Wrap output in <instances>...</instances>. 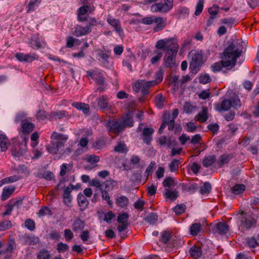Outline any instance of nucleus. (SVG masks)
Wrapping results in <instances>:
<instances>
[{
  "mask_svg": "<svg viewBox=\"0 0 259 259\" xmlns=\"http://www.w3.org/2000/svg\"><path fill=\"white\" fill-rule=\"evenodd\" d=\"M163 186L165 188L171 189L174 188L177 185L175 180L172 177L166 178L162 183Z\"/></svg>",
  "mask_w": 259,
  "mask_h": 259,
  "instance_id": "34",
  "label": "nucleus"
},
{
  "mask_svg": "<svg viewBox=\"0 0 259 259\" xmlns=\"http://www.w3.org/2000/svg\"><path fill=\"white\" fill-rule=\"evenodd\" d=\"M156 85V82L151 81H145L143 80L141 93L145 96L149 94V89L151 87Z\"/></svg>",
  "mask_w": 259,
  "mask_h": 259,
  "instance_id": "23",
  "label": "nucleus"
},
{
  "mask_svg": "<svg viewBox=\"0 0 259 259\" xmlns=\"http://www.w3.org/2000/svg\"><path fill=\"white\" fill-rule=\"evenodd\" d=\"M98 105L100 108L104 111H110L112 106L109 103V100L107 96L103 95L97 99Z\"/></svg>",
  "mask_w": 259,
  "mask_h": 259,
  "instance_id": "12",
  "label": "nucleus"
},
{
  "mask_svg": "<svg viewBox=\"0 0 259 259\" xmlns=\"http://www.w3.org/2000/svg\"><path fill=\"white\" fill-rule=\"evenodd\" d=\"M230 60H222L221 61L222 63L223 67H228L231 66L234 67L236 63V59L229 58Z\"/></svg>",
  "mask_w": 259,
  "mask_h": 259,
  "instance_id": "52",
  "label": "nucleus"
},
{
  "mask_svg": "<svg viewBox=\"0 0 259 259\" xmlns=\"http://www.w3.org/2000/svg\"><path fill=\"white\" fill-rule=\"evenodd\" d=\"M37 214L39 217H43L47 215H52V211L47 206L42 207L38 211Z\"/></svg>",
  "mask_w": 259,
  "mask_h": 259,
  "instance_id": "54",
  "label": "nucleus"
},
{
  "mask_svg": "<svg viewBox=\"0 0 259 259\" xmlns=\"http://www.w3.org/2000/svg\"><path fill=\"white\" fill-rule=\"evenodd\" d=\"M114 150L119 153H126L128 151V149L126 145L123 143H119L114 148Z\"/></svg>",
  "mask_w": 259,
  "mask_h": 259,
  "instance_id": "45",
  "label": "nucleus"
},
{
  "mask_svg": "<svg viewBox=\"0 0 259 259\" xmlns=\"http://www.w3.org/2000/svg\"><path fill=\"white\" fill-rule=\"evenodd\" d=\"M16 247V243L13 239H9L7 243V247L5 252L12 253Z\"/></svg>",
  "mask_w": 259,
  "mask_h": 259,
  "instance_id": "50",
  "label": "nucleus"
},
{
  "mask_svg": "<svg viewBox=\"0 0 259 259\" xmlns=\"http://www.w3.org/2000/svg\"><path fill=\"white\" fill-rule=\"evenodd\" d=\"M163 71L162 69L158 70L155 75V79L154 80H151V81L156 82V84L161 82L163 79Z\"/></svg>",
  "mask_w": 259,
  "mask_h": 259,
  "instance_id": "59",
  "label": "nucleus"
},
{
  "mask_svg": "<svg viewBox=\"0 0 259 259\" xmlns=\"http://www.w3.org/2000/svg\"><path fill=\"white\" fill-rule=\"evenodd\" d=\"M121 125L123 126V130L126 127H131L134 125V121L133 117L128 114H126L122 118V120L120 121Z\"/></svg>",
  "mask_w": 259,
  "mask_h": 259,
  "instance_id": "24",
  "label": "nucleus"
},
{
  "mask_svg": "<svg viewBox=\"0 0 259 259\" xmlns=\"http://www.w3.org/2000/svg\"><path fill=\"white\" fill-rule=\"evenodd\" d=\"M245 240L246 245L249 248H254L256 246L259 245V242H258V241L256 240L255 238L253 236L251 237H247Z\"/></svg>",
  "mask_w": 259,
  "mask_h": 259,
  "instance_id": "40",
  "label": "nucleus"
},
{
  "mask_svg": "<svg viewBox=\"0 0 259 259\" xmlns=\"http://www.w3.org/2000/svg\"><path fill=\"white\" fill-rule=\"evenodd\" d=\"M229 230V227L226 223L219 222L216 224L215 231L221 235H226Z\"/></svg>",
  "mask_w": 259,
  "mask_h": 259,
  "instance_id": "20",
  "label": "nucleus"
},
{
  "mask_svg": "<svg viewBox=\"0 0 259 259\" xmlns=\"http://www.w3.org/2000/svg\"><path fill=\"white\" fill-rule=\"evenodd\" d=\"M191 60L189 69L193 74H196L203 64V53L201 50H192L188 55Z\"/></svg>",
  "mask_w": 259,
  "mask_h": 259,
  "instance_id": "2",
  "label": "nucleus"
},
{
  "mask_svg": "<svg viewBox=\"0 0 259 259\" xmlns=\"http://www.w3.org/2000/svg\"><path fill=\"white\" fill-rule=\"evenodd\" d=\"M141 22L145 25H150L155 23L156 26L154 28L155 32H158L162 30L165 26V22L161 17H145L142 19Z\"/></svg>",
  "mask_w": 259,
  "mask_h": 259,
  "instance_id": "7",
  "label": "nucleus"
},
{
  "mask_svg": "<svg viewBox=\"0 0 259 259\" xmlns=\"http://www.w3.org/2000/svg\"><path fill=\"white\" fill-rule=\"evenodd\" d=\"M160 49H157L153 51L150 62L152 64H155L158 62L163 56V53L159 51Z\"/></svg>",
  "mask_w": 259,
  "mask_h": 259,
  "instance_id": "33",
  "label": "nucleus"
},
{
  "mask_svg": "<svg viewBox=\"0 0 259 259\" xmlns=\"http://www.w3.org/2000/svg\"><path fill=\"white\" fill-rule=\"evenodd\" d=\"M237 224L242 231L247 230L255 226L256 221L251 216L242 211L238 217Z\"/></svg>",
  "mask_w": 259,
  "mask_h": 259,
  "instance_id": "5",
  "label": "nucleus"
},
{
  "mask_svg": "<svg viewBox=\"0 0 259 259\" xmlns=\"http://www.w3.org/2000/svg\"><path fill=\"white\" fill-rule=\"evenodd\" d=\"M15 57L20 62L31 63L38 59V56L36 54H24L23 53H17Z\"/></svg>",
  "mask_w": 259,
  "mask_h": 259,
  "instance_id": "10",
  "label": "nucleus"
},
{
  "mask_svg": "<svg viewBox=\"0 0 259 259\" xmlns=\"http://www.w3.org/2000/svg\"><path fill=\"white\" fill-rule=\"evenodd\" d=\"M36 117L37 120H44L47 117V114L44 110H39L36 114Z\"/></svg>",
  "mask_w": 259,
  "mask_h": 259,
  "instance_id": "63",
  "label": "nucleus"
},
{
  "mask_svg": "<svg viewBox=\"0 0 259 259\" xmlns=\"http://www.w3.org/2000/svg\"><path fill=\"white\" fill-rule=\"evenodd\" d=\"M211 186L210 183L206 182L200 187V193L202 194H206L210 193Z\"/></svg>",
  "mask_w": 259,
  "mask_h": 259,
  "instance_id": "47",
  "label": "nucleus"
},
{
  "mask_svg": "<svg viewBox=\"0 0 259 259\" xmlns=\"http://www.w3.org/2000/svg\"><path fill=\"white\" fill-rule=\"evenodd\" d=\"M90 22H87V25L82 26L81 25H76L74 28L73 34L77 37H80L89 34L92 31V27L96 26L98 25V22L96 19H92Z\"/></svg>",
  "mask_w": 259,
  "mask_h": 259,
  "instance_id": "6",
  "label": "nucleus"
},
{
  "mask_svg": "<svg viewBox=\"0 0 259 259\" xmlns=\"http://www.w3.org/2000/svg\"><path fill=\"white\" fill-rule=\"evenodd\" d=\"M189 253L194 259H197L202 255L201 248L199 246H193L190 249Z\"/></svg>",
  "mask_w": 259,
  "mask_h": 259,
  "instance_id": "28",
  "label": "nucleus"
},
{
  "mask_svg": "<svg viewBox=\"0 0 259 259\" xmlns=\"http://www.w3.org/2000/svg\"><path fill=\"white\" fill-rule=\"evenodd\" d=\"M196 117L197 121L200 123L205 122L208 118L207 108L205 107H203L202 111L198 113Z\"/></svg>",
  "mask_w": 259,
  "mask_h": 259,
  "instance_id": "25",
  "label": "nucleus"
},
{
  "mask_svg": "<svg viewBox=\"0 0 259 259\" xmlns=\"http://www.w3.org/2000/svg\"><path fill=\"white\" fill-rule=\"evenodd\" d=\"M72 105L77 109L82 111L84 114L89 113L90 107L87 104L81 102H74Z\"/></svg>",
  "mask_w": 259,
  "mask_h": 259,
  "instance_id": "26",
  "label": "nucleus"
},
{
  "mask_svg": "<svg viewBox=\"0 0 259 259\" xmlns=\"http://www.w3.org/2000/svg\"><path fill=\"white\" fill-rule=\"evenodd\" d=\"M85 224L84 222L80 219H77L74 221L72 226V230L74 232H78L83 229Z\"/></svg>",
  "mask_w": 259,
  "mask_h": 259,
  "instance_id": "36",
  "label": "nucleus"
},
{
  "mask_svg": "<svg viewBox=\"0 0 259 259\" xmlns=\"http://www.w3.org/2000/svg\"><path fill=\"white\" fill-rule=\"evenodd\" d=\"M204 0H199L196 7L195 12V14L196 16L199 15L202 12L203 9Z\"/></svg>",
  "mask_w": 259,
  "mask_h": 259,
  "instance_id": "61",
  "label": "nucleus"
},
{
  "mask_svg": "<svg viewBox=\"0 0 259 259\" xmlns=\"http://www.w3.org/2000/svg\"><path fill=\"white\" fill-rule=\"evenodd\" d=\"M41 2V0H30L27 6V13H29L34 11L38 7Z\"/></svg>",
  "mask_w": 259,
  "mask_h": 259,
  "instance_id": "32",
  "label": "nucleus"
},
{
  "mask_svg": "<svg viewBox=\"0 0 259 259\" xmlns=\"http://www.w3.org/2000/svg\"><path fill=\"white\" fill-rule=\"evenodd\" d=\"M26 151V145L16 143L11 148V151L13 156L15 157H19L23 155Z\"/></svg>",
  "mask_w": 259,
  "mask_h": 259,
  "instance_id": "13",
  "label": "nucleus"
},
{
  "mask_svg": "<svg viewBox=\"0 0 259 259\" xmlns=\"http://www.w3.org/2000/svg\"><path fill=\"white\" fill-rule=\"evenodd\" d=\"M157 49L165 51L163 57V65L166 67H172L175 65L176 57L179 50V45L173 38L158 40L155 45Z\"/></svg>",
  "mask_w": 259,
  "mask_h": 259,
  "instance_id": "1",
  "label": "nucleus"
},
{
  "mask_svg": "<svg viewBox=\"0 0 259 259\" xmlns=\"http://www.w3.org/2000/svg\"><path fill=\"white\" fill-rule=\"evenodd\" d=\"M165 102V99L161 94L157 95L155 98V103L158 108H163Z\"/></svg>",
  "mask_w": 259,
  "mask_h": 259,
  "instance_id": "42",
  "label": "nucleus"
},
{
  "mask_svg": "<svg viewBox=\"0 0 259 259\" xmlns=\"http://www.w3.org/2000/svg\"><path fill=\"white\" fill-rule=\"evenodd\" d=\"M170 238V234L168 231H164L161 235L159 241L164 244L167 243Z\"/></svg>",
  "mask_w": 259,
  "mask_h": 259,
  "instance_id": "60",
  "label": "nucleus"
},
{
  "mask_svg": "<svg viewBox=\"0 0 259 259\" xmlns=\"http://www.w3.org/2000/svg\"><path fill=\"white\" fill-rule=\"evenodd\" d=\"M219 10V7L216 5H214L212 6V7L208 9V12L210 16L219 17L218 13Z\"/></svg>",
  "mask_w": 259,
  "mask_h": 259,
  "instance_id": "57",
  "label": "nucleus"
},
{
  "mask_svg": "<svg viewBox=\"0 0 259 259\" xmlns=\"http://www.w3.org/2000/svg\"><path fill=\"white\" fill-rule=\"evenodd\" d=\"M231 107V103L229 99H225L222 101L221 104L215 103L214 104V109L219 112L228 111Z\"/></svg>",
  "mask_w": 259,
  "mask_h": 259,
  "instance_id": "14",
  "label": "nucleus"
},
{
  "mask_svg": "<svg viewBox=\"0 0 259 259\" xmlns=\"http://www.w3.org/2000/svg\"><path fill=\"white\" fill-rule=\"evenodd\" d=\"M181 161L176 159H174L168 165V168L171 172H174L178 169L179 165Z\"/></svg>",
  "mask_w": 259,
  "mask_h": 259,
  "instance_id": "55",
  "label": "nucleus"
},
{
  "mask_svg": "<svg viewBox=\"0 0 259 259\" xmlns=\"http://www.w3.org/2000/svg\"><path fill=\"white\" fill-rule=\"evenodd\" d=\"M154 132L152 128L145 127L142 132L143 140L145 143L149 145L152 140V135Z\"/></svg>",
  "mask_w": 259,
  "mask_h": 259,
  "instance_id": "18",
  "label": "nucleus"
},
{
  "mask_svg": "<svg viewBox=\"0 0 259 259\" xmlns=\"http://www.w3.org/2000/svg\"><path fill=\"white\" fill-rule=\"evenodd\" d=\"M186 206L184 204H180L177 205L174 208L173 210L177 215H180L185 212Z\"/></svg>",
  "mask_w": 259,
  "mask_h": 259,
  "instance_id": "53",
  "label": "nucleus"
},
{
  "mask_svg": "<svg viewBox=\"0 0 259 259\" xmlns=\"http://www.w3.org/2000/svg\"><path fill=\"white\" fill-rule=\"evenodd\" d=\"M30 120H27L21 123L22 131L23 133H29L33 130L34 124L31 123Z\"/></svg>",
  "mask_w": 259,
  "mask_h": 259,
  "instance_id": "30",
  "label": "nucleus"
},
{
  "mask_svg": "<svg viewBox=\"0 0 259 259\" xmlns=\"http://www.w3.org/2000/svg\"><path fill=\"white\" fill-rule=\"evenodd\" d=\"M67 116V111H59L52 113V117L55 119H62Z\"/></svg>",
  "mask_w": 259,
  "mask_h": 259,
  "instance_id": "58",
  "label": "nucleus"
},
{
  "mask_svg": "<svg viewBox=\"0 0 259 259\" xmlns=\"http://www.w3.org/2000/svg\"><path fill=\"white\" fill-rule=\"evenodd\" d=\"M196 108V107L192 105L189 102H186L183 106L184 112L186 113H191L194 111Z\"/></svg>",
  "mask_w": 259,
  "mask_h": 259,
  "instance_id": "56",
  "label": "nucleus"
},
{
  "mask_svg": "<svg viewBox=\"0 0 259 259\" xmlns=\"http://www.w3.org/2000/svg\"><path fill=\"white\" fill-rule=\"evenodd\" d=\"M27 120H30V118L27 117V114L21 112L18 113L15 117V122L18 123L19 122H24Z\"/></svg>",
  "mask_w": 259,
  "mask_h": 259,
  "instance_id": "46",
  "label": "nucleus"
},
{
  "mask_svg": "<svg viewBox=\"0 0 259 259\" xmlns=\"http://www.w3.org/2000/svg\"><path fill=\"white\" fill-rule=\"evenodd\" d=\"M15 189L16 187L13 185L5 187L3 188L1 196L2 200L5 201L8 199L14 192Z\"/></svg>",
  "mask_w": 259,
  "mask_h": 259,
  "instance_id": "21",
  "label": "nucleus"
},
{
  "mask_svg": "<svg viewBox=\"0 0 259 259\" xmlns=\"http://www.w3.org/2000/svg\"><path fill=\"white\" fill-rule=\"evenodd\" d=\"M241 51L238 49H236L235 45L231 43L223 52V55L225 58L237 59L240 57Z\"/></svg>",
  "mask_w": 259,
  "mask_h": 259,
  "instance_id": "9",
  "label": "nucleus"
},
{
  "mask_svg": "<svg viewBox=\"0 0 259 259\" xmlns=\"http://www.w3.org/2000/svg\"><path fill=\"white\" fill-rule=\"evenodd\" d=\"M128 199L127 197L121 195L116 198V204L121 208H125L128 203Z\"/></svg>",
  "mask_w": 259,
  "mask_h": 259,
  "instance_id": "29",
  "label": "nucleus"
},
{
  "mask_svg": "<svg viewBox=\"0 0 259 259\" xmlns=\"http://www.w3.org/2000/svg\"><path fill=\"white\" fill-rule=\"evenodd\" d=\"M145 220L150 225H154L158 220V216L156 213L152 212L148 214Z\"/></svg>",
  "mask_w": 259,
  "mask_h": 259,
  "instance_id": "38",
  "label": "nucleus"
},
{
  "mask_svg": "<svg viewBox=\"0 0 259 259\" xmlns=\"http://www.w3.org/2000/svg\"><path fill=\"white\" fill-rule=\"evenodd\" d=\"M12 227L11 222L10 221H5L0 222V231L6 230Z\"/></svg>",
  "mask_w": 259,
  "mask_h": 259,
  "instance_id": "62",
  "label": "nucleus"
},
{
  "mask_svg": "<svg viewBox=\"0 0 259 259\" xmlns=\"http://www.w3.org/2000/svg\"><path fill=\"white\" fill-rule=\"evenodd\" d=\"M129 215L127 212L119 213L117 217V221L120 224H128L127 221Z\"/></svg>",
  "mask_w": 259,
  "mask_h": 259,
  "instance_id": "48",
  "label": "nucleus"
},
{
  "mask_svg": "<svg viewBox=\"0 0 259 259\" xmlns=\"http://www.w3.org/2000/svg\"><path fill=\"white\" fill-rule=\"evenodd\" d=\"M106 127L110 132L114 134H119L123 131L120 121L109 120L106 123Z\"/></svg>",
  "mask_w": 259,
  "mask_h": 259,
  "instance_id": "11",
  "label": "nucleus"
},
{
  "mask_svg": "<svg viewBox=\"0 0 259 259\" xmlns=\"http://www.w3.org/2000/svg\"><path fill=\"white\" fill-rule=\"evenodd\" d=\"M98 55L99 57L98 60L100 61H101L105 65L108 64V59L109 58V56L106 52L103 51H100L99 52Z\"/></svg>",
  "mask_w": 259,
  "mask_h": 259,
  "instance_id": "44",
  "label": "nucleus"
},
{
  "mask_svg": "<svg viewBox=\"0 0 259 259\" xmlns=\"http://www.w3.org/2000/svg\"><path fill=\"white\" fill-rule=\"evenodd\" d=\"M64 142L63 141L51 142V143L47 146V149L48 151L50 153H57L59 150L63 147Z\"/></svg>",
  "mask_w": 259,
  "mask_h": 259,
  "instance_id": "15",
  "label": "nucleus"
},
{
  "mask_svg": "<svg viewBox=\"0 0 259 259\" xmlns=\"http://www.w3.org/2000/svg\"><path fill=\"white\" fill-rule=\"evenodd\" d=\"M107 21L110 25L114 28L115 31L118 33L119 35L121 36L123 34V29L120 26V22L118 20L109 17L108 18Z\"/></svg>",
  "mask_w": 259,
  "mask_h": 259,
  "instance_id": "19",
  "label": "nucleus"
},
{
  "mask_svg": "<svg viewBox=\"0 0 259 259\" xmlns=\"http://www.w3.org/2000/svg\"><path fill=\"white\" fill-rule=\"evenodd\" d=\"M201 225L200 223H194L190 228V233L193 236H196L200 231L201 229Z\"/></svg>",
  "mask_w": 259,
  "mask_h": 259,
  "instance_id": "41",
  "label": "nucleus"
},
{
  "mask_svg": "<svg viewBox=\"0 0 259 259\" xmlns=\"http://www.w3.org/2000/svg\"><path fill=\"white\" fill-rule=\"evenodd\" d=\"M233 156L231 154H224L220 156L218 164L220 167H222L226 164L229 163Z\"/></svg>",
  "mask_w": 259,
  "mask_h": 259,
  "instance_id": "27",
  "label": "nucleus"
},
{
  "mask_svg": "<svg viewBox=\"0 0 259 259\" xmlns=\"http://www.w3.org/2000/svg\"><path fill=\"white\" fill-rule=\"evenodd\" d=\"M99 160V157L94 155H88L86 157L87 161L92 164L97 163Z\"/></svg>",
  "mask_w": 259,
  "mask_h": 259,
  "instance_id": "64",
  "label": "nucleus"
},
{
  "mask_svg": "<svg viewBox=\"0 0 259 259\" xmlns=\"http://www.w3.org/2000/svg\"><path fill=\"white\" fill-rule=\"evenodd\" d=\"M163 195L166 200L173 201L176 200L179 197V192L176 189L172 190L169 188H165Z\"/></svg>",
  "mask_w": 259,
  "mask_h": 259,
  "instance_id": "17",
  "label": "nucleus"
},
{
  "mask_svg": "<svg viewBox=\"0 0 259 259\" xmlns=\"http://www.w3.org/2000/svg\"><path fill=\"white\" fill-rule=\"evenodd\" d=\"M229 100L231 103V107L234 109H238L241 107L242 104L238 95H234Z\"/></svg>",
  "mask_w": 259,
  "mask_h": 259,
  "instance_id": "31",
  "label": "nucleus"
},
{
  "mask_svg": "<svg viewBox=\"0 0 259 259\" xmlns=\"http://www.w3.org/2000/svg\"><path fill=\"white\" fill-rule=\"evenodd\" d=\"M183 191L190 192L191 193H194L197 189V185L196 183H192L189 184L183 183L182 185Z\"/></svg>",
  "mask_w": 259,
  "mask_h": 259,
  "instance_id": "35",
  "label": "nucleus"
},
{
  "mask_svg": "<svg viewBox=\"0 0 259 259\" xmlns=\"http://www.w3.org/2000/svg\"><path fill=\"white\" fill-rule=\"evenodd\" d=\"M245 187L243 184H237L231 188L232 193L235 195H239L244 191Z\"/></svg>",
  "mask_w": 259,
  "mask_h": 259,
  "instance_id": "39",
  "label": "nucleus"
},
{
  "mask_svg": "<svg viewBox=\"0 0 259 259\" xmlns=\"http://www.w3.org/2000/svg\"><path fill=\"white\" fill-rule=\"evenodd\" d=\"M87 75L90 78L94 80L96 83L100 85L98 90L101 92H104V89L102 87L105 82V78L101 70L96 69L93 70H88L87 71Z\"/></svg>",
  "mask_w": 259,
  "mask_h": 259,
  "instance_id": "8",
  "label": "nucleus"
},
{
  "mask_svg": "<svg viewBox=\"0 0 259 259\" xmlns=\"http://www.w3.org/2000/svg\"><path fill=\"white\" fill-rule=\"evenodd\" d=\"M23 245H36L39 242L38 237L33 235H25L22 237Z\"/></svg>",
  "mask_w": 259,
  "mask_h": 259,
  "instance_id": "16",
  "label": "nucleus"
},
{
  "mask_svg": "<svg viewBox=\"0 0 259 259\" xmlns=\"http://www.w3.org/2000/svg\"><path fill=\"white\" fill-rule=\"evenodd\" d=\"M50 257L49 251L45 249L40 250L37 255V259H50Z\"/></svg>",
  "mask_w": 259,
  "mask_h": 259,
  "instance_id": "51",
  "label": "nucleus"
},
{
  "mask_svg": "<svg viewBox=\"0 0 259 259\" xmlns=\"http://www.w3.org/2000/svg\"><path fill=\"white\" fill-rule=\"evenodd\" d=\"M95 10V7L92 4H83L79 7L77 11V20L80 22H90L94 17L89 16V14L93 13Z\"/></svg>",
  "mask_w": 259,
  "mask_h": 259,
  "instance_id": "4",
  "label": "nucleus"
},
{
  "mask_svg": "<svg viewBox=\"0 0 259 259\" xmlns=\"http://www.w3.org/2000/svg\"><path fill=\"white\" fill-rule=\"evenodd\" d=\"M118 187L117 182L113 180L106 181L102 183V190L104 189L106 191H111L115 188Z\"/></svg>",
  "mask_w": 259,
  "mask_h": 259,
  "instance_id": "22",
  "label": "nucleus"
},
{
  "mask_svg": "<svg viewBox=\"0 0 259 259\" xmlns=\"http://www.w3.org/2000/svg\"><path fill=\"white\" fill-rule=\"evenodd\" d=\"M216 159L215 155H208L203 159L202 161L203 165L205 167H208L211 165L216 161Z\"/></svg>",
  "mask_w": 259,
  "mask_h": 259,
  "instance_id": "37",
  "label": "nucleus"
},
{
  "mask_svg": "<svg viewBox=\"0 0 259 259\" xmlns=\"http://www.w3.org/2000/svg\"><path fill=\"white\" fill-rule=\"evenodd\" d=\"M158 0H145L146 4H151L157 2ZM160 2L153 4L150 8V10L153 13L159 12L166 13L169 11L173 7L174 0H161Z\"/></svg>",
  "mask_w": 259,
  "mask_h": 259,
  "instance_id": "3",
  "label": "nucleus"
},
{
  "mask_svg": "<svg viewBox=\"0 0 259 259\" xmlns=\"http://www.w3.org/2000/svg\"><path fill=\"white\" fill-rule=\"evenodd\" d=\"M77 201L80 206H87L89 203L85 196L81 193L77 195Z\"/></svg>",
  "mask_w": 259,
  "mask_h": 259,
  "instance_id": "49",
  "label": "nucleus"
},
{
  "mask_svg": "<svg viewBox=\"0 0 259 259\" xmlns=\"http://www.w3.org/2000/svg\"><path fill=\"white\" fill-rule=\"evenodd\" d=\"M51 138L57 140L58 141H63L65 143L68 140V137L67 135L54 132L51 135Z\"/></svg>",
  "mask_w": 259,
  "mask_h": 259,
  "instance_id": "43",
  "label": "nucleus"
}]
</instances>
